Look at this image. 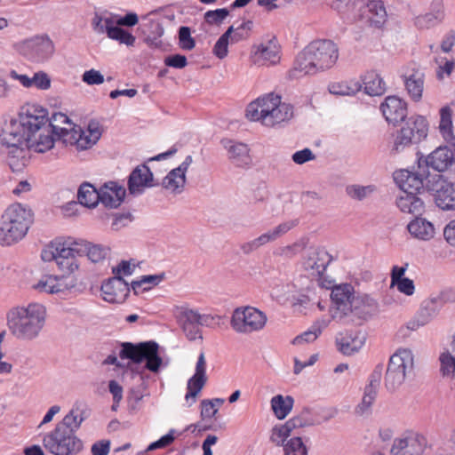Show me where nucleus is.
Returning a JSON list of instances; mask_svg holds the SVG:
<instances>
[{
  "mask_svg": "<svg viewBox=\"0 0 455 455\" xmlns=\"http://www.w3.org/2000/svg\"><path fill=\"white\" fill-rule=\"evenodd\" d=\"M426 447V440L418 435H410L395 439L390 450L391 455H421Z\"/></svg>",
  "mask_w": 455,
  "mask_h": 455,
  "instance_id": "23",
  "label": "nucleus"
},
{
  "mask_svg": "<svg viewBox=\"0 0 455 455\" xmlns=\"http://www.w3.org/2000/svg\"><path fill=\"white\" fill-rule=\"evenodd\" d=\"M51 78L47 73L39 71L31 77V87L34 86L38 90H48L51 87Z\"/></svg>",
  "mask_w": 455,
  "mask_h": 455,
  "instance_id": "58",
  "label": "nucleus"
},
{
  "mask_svg": "<svg viewBox=\"0 0 455 455\" xmlns=\"http://www.w3.org/2000/svg\"><path fill=\"white\" fill-rule=\"evenodd\" d=\"M331 316L338 323L361 325L379 312V304L368 294L355 292L349 283L331 288Z\"/></svg>",
  "mask_w": 455,
  "mask_h": 455,
  "instance_id": "1",
  "label": "nucleus"
},
{
  "mask_svg": "<svg viewBox=\"0 0 455 455\" xmlns=\"http://www.w3.org/2000/svg\"><path fill=\"white\" fill-rule=\"evenodd\" d=\"M229 14L226 8L208 11L204 14V19L209 24H220Z\"/></svg>",
  "mask_w": 455,
  "mask_h": 455,
  "instance_id": "60",
  "label": "nucleus"
},
{
  "mask_svg": "<svg viewBox=\"0 0 455 455\" xmlns=\"http://www.w3.org/2000/svg\"><path fill=\"white\" fill-rule=\"evenodd\" d=\"M361 88L362 85L359 84V82H340L330 84L329 92L335 95H354L359 92Z\"/></svg>",
  "mask_w": 455,
  "mask_h": 455,
  "instance_id": "49",
  "label": "nucleus"
},
{
  "mask_svg": "<svg viewBox=\"0 0 455 455\" xmlns=\"http://www.w3.org/2000/svg\"><path fill=\"white\" fill-rule=\"evenodd\" d=\"M293 162L297 164H303L308 161L314 160L315 156L309 148H304L302 150L295 152L291 156Z\"/></svg>",
  "mask_w": 455,
  "mask_h": 455,
  "instance_id": "64",
  "label": "nucleus"
},
{
  "mask_svg": "<svg viewBox=\"0 0 455 455\" xmlns=\"http://www.w3.org/2000/svg\"><path fill=\"white\" fill-rule=\"evenodd\" d=\"M193 163L192 156H188L177 167L172 169L163 180L162 186L172 194H180L186 185V172Z\"/></svg>",
  "mask_w": 455,
  "mask_h": 455,
  "instance_id": "22",
  "label": "nucleus"
},
{
  "mask_svg": "<svg viewBox=\"0 0 455 455\" xmlns=\"http://www.w3.org/2000/svg\"><path fill=\"white\" fill-rule=\"evenodd\" d=\"M414 367V356L411 349L399 348L391 356L385 374V387L396 390L404 382Z\"/></svg>",
  "mask_w": 455,
  "mask_h": 455,
  "instance_id": "8",
  "label": "nucleus"
},
{
  "mask_svg": "<svg viewBox=\"0 0 455 455\" xmlns=\"http://www.w3.org/2000/svg\"><path fill=\"white\" fill-rule=\"evenodd\" d=\"M432 176L424 168L419 169L417 172H410L408 170H400L394 173V180L402 190V193L419 192L424 187V180L427 181V178Z\"/></svg>",
  "mask_w": 455,
  "mask_h": 455,
  "instance_id": "16",
  "label": "nucleus"
},
{
  "mask_svg": "<svg viewBox=\"0 0 455 455\" xmlns=\"http://www.w3.org/2000/svg\"><path fill=\"white\" fill-rule=\"evenodd\" d=\"M78 247L83 248V251L79 252V256L86 255L88 259L94 262H100L108 255V249L101 245L91 244L84 241L78 242Z\"/></svg>",
  "mask_w": 455,
  "mask_h": 455,
  "instance_id": "44",
  "label": "nucleus"
},
{
  "mask_svg": "<svg viewBox=\"0 0 455 455\" xmlns=\"http://www.w3.org/2000/svg\"><path fill=\"white\" fill-rule=\"evenodd\" d=\"M207 382V378H204L198 375L194 374L188 381L187 385V394L185 395V400L188 406H191L196 403L197 395L200 394L201 390L204 388Z\"/></svg>",
  "mask_w": 455,
  "mask_h": 455,
  "instance_id": "45",
  "label": "nucleus"
},
{
  "mask_svg": "<svg viewBox=\"0 0 455 455\" xmlns=\"http://www.w3.org/2000/svg\"><path fill=\"white\" fill-rule=\"evenodd\" d=\"M48 125L52 129V132L57 139L61 140L63 143L66 135L72 133L76 127L68 116L63 113H54L51 118H48Z\"/></svg>",
  "mask_w": 455,
  "mask_h": 455,
  "instance_id": "35",
  "label": "nucleus"
},
{
  "mask_svg": "<svg viewBox=\"0 0 455 455\" xmlns=\"http://www.w3.org/2000/svg\"><path fill=\"white\" fill-rule=\"evenodd\" d=\"M291 432L286 423L276 425L271 430L270 441L277 446H283L285 440L291 435Z\"/></svg>",
  "mask_w": 455,
  "mask_h": 455,
  "instance_id": "53",
  "label": "nucleus"
},
{
  "mask_svg": "<svg viewBox=\"0 0 455 455\" xmlns=\"http://www.w3.org/2000/svg\"><path fill=\"white\" fill-rule=\"evenodd\" d=\"M121 347L119 356L122 359H130L136 363L146 360L148 370L153 372L158 371L163 361L158 355L159 347L156 342L147 341L138 344L124 342Z\"/></svg>",
  "mask_w": 455,
  "mask_h": 455,
  "instance_id": "9",
  "label": "nucleus"
},
{
  "mask_svg": "<svg viewBox=\"0 0 455 455\" xmlns=\"http://www.w3.org/2000/svg\"><path fill=\"white\" fill-rule=\"evenodd\" d=\"M164 64L175 68H183L188 65L186 56L181 54L170 55L165 58Z\"/></svg>",
  "mask_w": 455,
  "mask_h": 455,
  "instance_id": "63",
  "label": "nucleus"
},
{
  "mask_svg": "<svg viewBox=\"0 0 455 455\" xmlns=\"http://www.w3.org/2000/svg\"><path fill=\"white\" fill-rule=\"evenodd\" d=\"M426 188L435 194L436 205L443 211L455 209V188L442 174H433L427 178Z\"/></svg>",
  "mask_w": 455,
  "mask_h": 455,
  "instance_id": "13",
  "label": "nucleus"
},
{
  "mask_svg": "<svg viewBox=\"0 0 455 455\" xmlns=\"http://www.w3.org/2000/svg\"><path fill=\"white\" fill-rule=\"evenodd\" d=\"M83 250L77 241L58 238L42 250L41 258L45 262L55 261L60 271L71 274L78 268L76 257Z\"/></svg>",
  "mask_w": 455,
  "mask_h": 455,
  "instance_id": "7",
  "label": "nucleus"
},
{
  "mask_svg": "<svg viewBox=\"0 0 455 455\" xmlns=\"http://www.w3.org/2000/svg\"><path fill=\"white\" fill-rule=\"evenodd\" d=\"M294 403V399L290 396H283L277 395L271 399V407L275 417L279 419H283L291 411Z\"/></svg>",
  "mask_w": 455,
  "mask_h": 455,
  "instance_id": "42",
  "label": "nucleus"
},
{
  "mask_svg": "<svg viewBox=\"0 0 455 455\" xmlns=\"http://www.w3.org/2000/svg\"><path fill=\"white\" fill-rule=\"evenodd\" d=\"M307 47L320 71L331 68L338 60L339 48L331 40H316Z\"/></svg>",
  "mask_w": 455,
  "mask_h": 455,
  "instance_id": "14",
  "label": "nucleus"
},
{
  "mask_svg": "<svg viewBox=\"0 0 455 455\" xmlns=\"http://www.w3.org/2000/svg\"><path fill=\"white\" fill-rule=\"evenodd\" d=\"M136 267V264L133 260H122L116 267L112 268V272L115 275L122 276L131 275Z\"/></svg>",
  "mask_w": 455,
  "mask_h": 455,
  "instance_id": "61",
  "label": "nucleus"
},
{
  "mask_svg": "<svg viewBox=\"0 0 455 455\" xmlns=\"http://www.w3.org/2000/svg\"><path fill=\"white\" fill-rule=\"evenodd\" d=\"M44 448L53 455H74L83 449V442L70 431L56 427L44 435Z\"/></svg>",
  "mask_w": 455,
  "mask_h": 455,
  "instance_id": "11",
  "label": "nucleus"
},
{
  "mask_svg": "<svg viewBox=\"0 0 455 455\" xmlns=\"http://www.w3.org/2000/svg\"><path fill=\"white\" fill-rule=\"evenodd\" d=\"M317 72H321L318 68L308 47L307 46L302 52H300L293 64V68L288 72L289 79H298L307 75H314Z\"/></svg>",
  "mask_w": 455,
  "mask_h": 455,
  "instance_id": "25",
  "label": "nucleus"
},
{
  "mask_svg": "<svg viewBox=\"0 0 455 455\" xmlns=\"http://www.w3.org/2000/svg\"><path fill=\"white\" fill-rule=\"evenodd\" d=\"M179 44L180 48L190 51L195 48L196 42L191 36V31L188 27H180L179 29Z\"/></svg>",
  "mask_w": 455,
  "mask_h": 455,
  "instance_id": "57",
  "label": "nucleus"
},
{
  "mask_svg": "<svg viewBox=\"0 0 455 455\" xmlns=\"http://www.w3.org/2000/svg\"><path fill=\"white\" fill-rule=\"evenodd\" d=\"M28 106L22 108L17 119L4 122L0 127V150L12 172H20L26 166Z\"/></svg>",
  "mask_w": 455,
  "mask_h": 455,
  "instance_id": "2",
  "label": "nucleus"
},
{
  "mask_svg": "<svg viewBox=\"0 0 455 455\" xmlns=\"http://www.w3.org/2000/svg\"><path fill=\"white\" fill-rule=\"evenodd\" d=\"M425 84V73L421 68L413 65L404 76V84L407 93L413 101L422 99Z\"/></svg>",
  "mask_w": 455,
  "mask_h": 455,
  "instance_id": "28",
  "label": "nucleus"
},
{
  "mask_svg": "<svg viewBox=\"0 0 455 455\" xmlns=\"http://www.w3.org/2000/svg\"><path fill=\"white\" fill-rule=\"evenodd\" d=\"M440 372L443 378L453 379L455 375V354L449 350L439 355Z\"/></svg>",
  "mask_w": 455,
  "mask_h": 455,
  "instance_id": "46",
  "label": "nucleus"
},
{
  "mask_svg": "<svg viewBox=\"0 0 455 455\" xmlns=\"http://www.w3.org/2000/svg\"><path fill=\"white\" fill-rule=\"evenodd\" d=\"M407 229L414 238L422 241H429L435 235L434 224L424 218L417 217L411 220L408 224Z\"/></svg>",
  "mask_w": 455,
  "mask_h": 455,
  "instance_id": "34",
  "label": "nucleus"
},
{
  "mask_svg": "<svg viewBox=\"0 0 455 455\" xmlns=\"http://www.w3.org/2000/svg\"><path fill=\"white\" fill-rule=\"evenodd\" d=\"M375 191V187L372 185L362 186L357 184L349 185L346 188L347 195L355 200L362 201L367 198Z\"/></svg>",
  "mask_w": 455,
  "mask_h": 455,
  "instance_id": "52",
  "label": "nucleus"
},
{
  "mask_svg": "<svg viewBox=\"0 0 455 455\" xmlns=\"http://www.w3.org/2000/svg\"><path fill=\"white\" fill-rule=\"evenodd\" d=\"M428 125L421 116L410 117L397 134L392 152L399 153L405 147L417 144L427 136Z\"/></svg>",
  "mask_w": 455,
  "mask_h": 455,
  "instance_id": "12",
  "label": "nucleus"
},
{
  "mask_svg": "<svg viewBox=\"0 0 455 455\" xmlns=\"http://www.w3.org/2000/svg\"><path fill=\"white\" fill-rule=\"evenodd\" d=\"M246 117L267 128L288 122L293 116L292 107L282 102L281 97L269 93L251 102L246 108Z\"/></svg>",
  "mask_w": 455,
  "mask_h": 455,
  "instance_id": "4",
  "label": "nucleus"
},
{
  "mask_svg": "<svg viewBox=\"0 0 455 455\" xmlns=\"http://www.w3.org/2000/svg\"><path fill=\"white\" fill-rule=\"evenodd\" d=\"M92 138L89 136L86 131H83L79 126L76 125L72 133L66 135L64 139L65 145L76 146L78 149H87L96 144L95 141H92Z\"/></svg>",
  "mask_w": 455,
  "mask_h": 455,
  "instance_id": "39",
  "label": "nucleus"
},
{
  "mask_svg": "<svg viewBox=\"0 0 455 455\" xmlns=\"http://www.w3.org/2000/svg\"><path fill=\"white\" fill-rule=\"evenodd\" d=\"M85 419V415L78 407L73 408L63 419L56 425L65 431H70L74 434L79 429L81 424Z\"/></svg>",
  "mask_w": 455,
  "mask_h": 455,
  "instance_id": "38",
  "label": "nucleus"
},
{
  "mask_svg": "<svg viewBox=\"0 0 455 455\" xmlns=\"http://www.w3.org/2000/svg\"><path fill=\"white\" fill-rule=\"evenodd\" d=\"M331 261V256L322 247H309L303 257V268L314 276H320Z\"/></svg>",
  "mask_w": 455,
  "mask_h": 455,
  "instance_id": "17",
  "label": "nucleus"
},
{
  "mask_svg": "<svg viewBox=\"0 0 455 455\" xmlns=\"http://www.w3.org/2000/svg\"><path fill=\"white\" fill-rule=\"evenodd\" d=\"M221 144L228 153L229 160L237 166L247 165L251 162L249 148L246 144L230 140H221Z\"/></svg>",
  "mask_w": 455,
  "mask_h": 455,
  "instance_id": "32",
  "label": "nucleus"
},
{
  "mask_svg": "<svg viewBox=\"0 0 455 455\" xmlns=\"http://www.w3.org/2000/svg\"><path fill=\"white\" fill-rule=\"evenodd\" d=\"M253 28V22L247 20L237 27L234 26V32L231 35V42L237 43L241 40L247 39L250 36Z\"/></svg>",
  "mask_w": 455,
  "mask_h": 455,
  "instance_id": "55",
  "label": "nucleus"
},
{
  "mask_svg": "<svg viewBox=\"0 0 455 455\" xmlns=\"http://www.w3.org/2000/svg\"><path fill=\"white\" fill-rule=\"evenodd\" d=\"M83 81L90 85L101 84L104 83V76L100 71L91 69L84 73Z\"/></svg>",
  "mask_w": 455,
  "mask_h": 455,
  "instance_id": "62",
  "label": "nucleus"
},
{
  "mask_svg": "<svg viewBox=\"0 0 455 455\" xmlns=\"http://www.w3.org/2000/svg\"><path fill=\"white\" fill-rule=\"evenodd\" d=\"M77 199L86 207H95L100 202V189L97 190L89 183H84L78 189Z\"/></svg>",
  "mask_w": 455,
  "mask_h": 455,
  "instance_id": "43",
  "label": "nucleus"
},
{
  "mask_svg": "<svg viewBox=\"0 0 455 455\" xmlns=\"http://www.w3.org/2000/svg\"><path fill=\"white\" fill-rule=\"evenodd\" d=\"M380 109L386 120L393 124L403 121L407 116L406 102L396 96L387 97Z\"/></svg>",
  "mask_w": 455,
  "mask_h": 455,
  "instance_id": "27",
  "label": "nucleus"
},
{
  "mask_svg": "<svg viewBox=\"0 0 455 455\" xmlns=\"http://www.w3.org/2000/svg\"><path fill=\"white\" fill-rule=\"evenodd\" d=\"M234 32V25L230 26L227 31L218 39L213 46V54L222 60L227 57L228 53V41L231 39V35Z\"/></svg>",
  "mask_w": 455,
  "mask_h": 455,
  "instance_id": "50",
  "label": "nucleus"
},
{
  "mask_svg": "<svg viewBox=\"0 0 455 455\" xmlns=\"http://www.w3.org/2000/svg\"><path fill=\"white\" fill-rule=\"evenodd\" d=\"M401 212L412 215H421L424 212V201L415 193H402L396 199Z\"/></svg>",
  "mask_w": 455,
  "mask_h": 455,
  "instance_id": "33",
  "label": "nucleus"
},
{
  "mask_svg": "<svg viewBox=\"0 0 455 455\" xmlns=\"http://www.w3.org/2000/svg\"><path fill=\"white\" fill-rule=\"evenodd\" d=\"M441 121L439 129L445 140L452 138V110L450 107H443L441 111Z\"/></svg>",
  "mask_w": 455,
  "mask_h": 455,
  "instance_id": "51",
  "label": "nucleus"
},
{
  "mask_svg": "<svg viewBox=\"0 0 455 455\" xmlns=\"http://www.w3.org/2000/svg\"><path fill=\"white\" fill-rule=\"evenodd\" d=\"M28 120L31 125L27 132V149L44 153L52 148L57 137L48 125L47 110L35 105L28 106Z\"/></svg>",
  "mask_w": 455,
  "mask_h": 455,
  "instance_id": "6",
  "label": "nucleus"
},
{
  "mask_svg": "<svg viewBox=\"0 0 455 455\" xmlns=\"http://www.w3.org/2000/svg\"><path fill=\"white\" fill-rule=\"evenodd\" d=\"M364 341V335L356 331L341 332L336 339L339 351L347 355H350L361 349Z\"/></svg>",
  "mask_w": 455,
  "mask_h": 455,
  "instance_id": "31",
  "label": "nucleus"
},
{
  "mask_svg": "<svg viewBox=\"0 0 455 455\" xmlns=\"http://www.w3.org/2000/svg\"><path fill=\"white\" fill-rule=\"evenodd\" d=\"M214 317L211 315H201L198 311L190 308H181L179 314L180 324H200L210 326Z\"/></svg>",
  "mask_w": 455,
  "mask_h": 455,
  "instance_id": "37",
  "label": "nucleus"
},
{
  "mask_svg": "<svg viewBox=\"0 0 455 455\" xmlns=\"http://www.w3.org/2000/svg\"><path fill=\"white\" fill-rule=\"evenodd\" d=\"M368 9L371 13L369 19L374 26L379 28L384 24L387 17V12L382 2L379 0L371 1L368 4Z\"/></svg>",
  "mask_w": 455,
  "mask_h": 455,
  "instance_id": "48",
  "label": "nucleus"
},
{
  "mask_svg": "<svg viewBox=\"0 0 455 455\" xmlns=\"http://www.w3.org/2000/svg\"><path fill=\"white\" fill-rule=\"evenodd\" d=\"M155 12H156V11H153L146 14L142 17V20L147 21L145 26L148 28V36H163L164 34V28L162 22L156 20L150 19V16Z\"/></svg>",
  "mask_w": 455,
  "mask_h": 455,
  "instance_id": "56",
  "label": "nucleus"
},
{
  "mask_svg": "<svg viewBox=\"0 0 455 455\" xmlns=\"http://www.w3.org/2000/svg\"><path fill=\"white\" fill-rule=\"evenodd\" d=\"M125 189L116 182L105 183L100 188V202L108 208H117L124 201Z\"/></svg>",
  "mask_w": 455,
  "mask_h": 455,
  "instance_id": "30",
  "label": "nucleus"
},
{
  "mask_svg": "<svg viewBox=\"0 0 455 455\" xmlns=\"http://www.w3.org/2000/svg\"><path fill=\"white\" fill-rule=\"evenodd\" d=\"M153 174L147 165L137 166L130 174L128 188L132 195H140L152 186Z\"/></svg>",
  "mask_w": 455,
  "mask_h": 455,
  "instance_id": "29",
  "label": "nucleus"
},
{
  "mask_svg": "<svg viewBox=\"0 0 455 455\" xmlns=\"http://www.w3.org/2000/svg\"><path fill=\"white\" fill-rule=\"evenodd\" d=\"M103 299L110 303H123L130 293L127 282L119 275H114L101 285Z\"/></svg>",
  "mask_w": 455,
  "mask_h": 455,
  "instance_id": "21",
  "label": "nucleus"
},
{
  "mask_svg": "<svg viewBox=\"0 0 455 455\" xmlns=\"http://www.w3.org/2000/svg\"><path fill=\"white\" fill-rule=\"evenodd\" d=\"M297 224L298 221L295 220L283 222L257 237L258 243L261 247L268 243L274 242L293 228Z\"/></svg>",
  "mask_w": 455,
  "mask_h": 455,
  "instance_id": "40",
  "label": "nucleus"
},
{
  "mask_svg": "<svg viewBox=\"0 0 455 455\" xmlns=\"http://www.w3.org/2000/svg\"><path fill=\"white\" fill-rule=\"evenodd\" d=\"M164 279V274L162 275H143L140 280L132 282L131 287L137 293V290L144 284L157 285Z\"/></svg>",
  "mask_w": 455,
  "mask_h": 455,
  "instance_id": "59",
  "label": "nucleus"
},
{
  "mask_svg": "<svg viewBox=\"0 0 455 455\" xmlns=\"http://www.w3.org/2000/svg\"><path fill=\"white\" fill-rule=\"evenodd\" d=\"M364 92L370 96L382 95L386 91V84L374 71L368 72L363 77Z\"/></svg>",
  "mask_w": 455,
  "mask_h": 455,
  "instance_id": "41",
  "label": "nucleus"
},
{
  "mask_svg": "<svg viewBox=\"0 0 455 455\" xmlns=\"http://www.w3.org/2000/svg\"><path fill=\"white\" fill-rule=\"evenodd\" d=\"M442 305L443 300L440 297H435L425 300L416 318L408 323V328L411 330H417L418 328L427 324L437 315Z\"/></svg>",
  "mask_w": 455,
  "mask_h": 455,
  "instance_id": "26",
  "label": "nucleus"
},
{
  "mask_svg": "<svg viewBox=\"0 0 455 455\" xmlns=\"http://www.w3.org/2000/svg\"><path fill=\"white\" fill-rule=\"evenodd\" d=\"M33 221L30 209L21 204H11L0 220V244L11 245L21 240Z\"/></svg>",
  "mask_w": 455,
  "mask_h": 455,
  "instance_id": "5",
  "label": "nucleus"
},
{
  "mask_svg": "<svg viewBox=\"0 0 455 455\" xmlns=\"http://www.w3.org/2000/svg\"><path fill=\"white\" fill-rule=\"evenodd\" d=\"M267 323V315L254 307H240L234 310L230 325L240 334H251L264 329Z\"/></svg>",
  "mask_w": 455,
  "mask_h": 455,
  "instance_id": "10",
  "label": "nucleus"
},
{
  "mask_svg": "<svg viewBox=\"0 0 455 455\" xmlns=\"http://www.w3.org/2000/svg\"><path fill=\"white\" fill-rule=\"evenodd\" d=\"M25 46L39 59H47L54 52L52 41L48 36H36L27 40L25 42Z\"/></svg>",
  "mask_w": 455,
  "mask_h": 455,
  "instance_id": "36",
  "label": "nucleus"
},
{
  "mask_svg": "<svg viewBox=\"0 0 455 455\" xmlns=\"http://www.w3.org/2000/svg\"><path fill=\"white\" fill-rule=\"evenodd\" d=\"M284 455H307V450L300 437H293L283 444Z\"/></svg>",
  "mask_w": 455,
  "mask_h": 455,
  "instance_id": "54",
  "label": "nucleus"
},
{
  "mask_svg": "<svg viewBox=\"0 0 455 455\" xmlns=\"http://www.w3.org/2000/svg\"><path fill=\"white\" fill-rule=\"evenodd\" d=\"M328 324L329 321L325 319L316 321L307 331H305L300 336L296 337L293 340V343L298 344L302 340L306 342H312L315 340L323 330L328 326Z\"/></svg>",
  "mask_w": 455,
  "mask_h": 455,
  "instance_id": "47",
  "label": "nucleus"
},
{
  "mask_svg": "<svg viewBox=\"0 0 455 455\" xmlns=\"http://www.w3.org/2000/svg\"><path fill=\"white\" fill-rule=\"evenodd\" d=\"M254 63L275 65L280 60V45L275 37L259 44L253 52Z\"/></svg>",
  "mask_w": 455,
  "mask_h": 455,
  "instance_id": "24",
  "label": "nucleus"
},
{
  "mask_svg": "<svg viewBox=\"0 0 455 455\" xmlns=\"http://www.w3.org/2000/svg\"><path fill=\"white\" fill-rule=\"evenodd\" d=\"M454 160L453 151L448 147H439L426 158L419 157L418 169L424 168L427 171L431 167L439 172H444L452 164Z\"/></svg>",
  "mask_w": 455,
  "mask_h": 455,
  "instance_id": "20",
  "label": "nucleus"
},
{
  "mask_svg": "<svg viewBox=\"0 0 455 455\" xmlns=\"http://www.w3.org/2000/svg\"><path fill=\"white\" fill-rule=\"evenodd\" d=\"M92 23L97 33H107L109 38L119 41L121 44L131 46L133 45L135 42L134 36L121 28L117 24L115 25L113 20L110 18H102L96 14Z\"/></svg>",
  "mask_w": 455,
  "mask_h": 455,
  "instance_id": "15",
  "label": "nucleus"
},
{
  "mask_svg": "<svg viewBox=\"0 0 455 455\" xmlns=\"http://www.w3.org/2000/svg\"><path fill=\"white\" fill-rule=\"evenodd\" d=\"M76 285V280L70 276L44 275L33 284V288L42 293H64Z\"/></svg>",
  "mask_w": 455,
  "mask_h": 455,
  "instance_id": "19",
  "label": "nucleus"
},
{
  "mask_svg": "<svg viewBox=\"0 0 455 455\" xmlns=\"http://www.w3.org/2000/svg\"><path fill=\"white\" fill-rule=\"evenodd\" d=\"M382 370L383 366L378 365L372 372L369 383L364 387L362 401L355 408V415L365 417L371 414V406L374 403L378 395V388L379 386Z\"/></svg>",
  "mask_w": 455,
  "mask_h": 455,
  "instance_id": "18",
  "label": "nucleus"
},
{
  "mask_svg": "<svg viewBox=\"0 0 455 455\" xmlns=\"http://www.w3.org/2000/svg\"><path fill=\"white\" fill-rule=\"evenodd\" d=\"M46 315L45 307L40 303L13 307L7 315L8 328L19 340H34L45 324Z\"/></svg>",
  "mask_w": 455,
  "mask_h": 455,
  "instance_id": "3",
  "label": "nucleus"
}]
</instances>
